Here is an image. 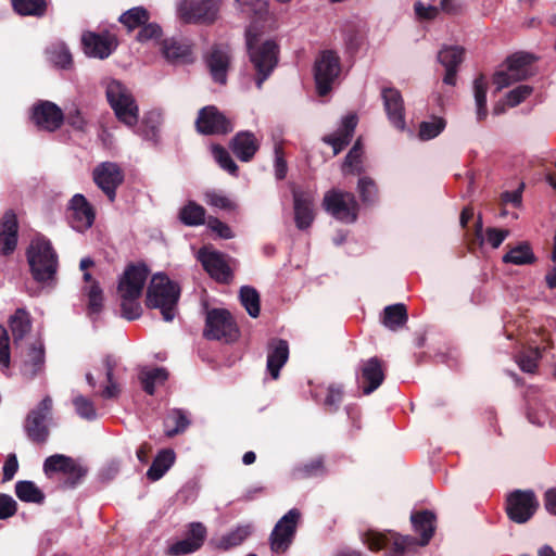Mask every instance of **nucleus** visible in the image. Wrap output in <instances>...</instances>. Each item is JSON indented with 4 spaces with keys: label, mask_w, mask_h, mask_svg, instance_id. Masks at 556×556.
Wrapping results in <instances>:
<instances>
[{
    "label": "nucleus",
    "mask_w": 556,
    "mask_h": 556,
    "mask_svg": "<svg viewBox=\"0 0 556 556\" xmlns=\"http://www.w3.org/2000/svg\"><path fill=\"white\" fill-rule=\"evenodd\" d=\"M236 2L243 13L254 20L248 27L245 37L250 60L256 71V86L261 89L263 83L274 71L278 60L277 45L274 41L258 42L257 23L265 21L268 14L267 2L264 0H236Z\"/></svg>",
    "instance_id": "obj_1"
},
{
    "label": "nucleus",
    "mask_w": 556,
    "mask_h": 556,
    "mask_svg": "<svg viewBox=\"0 0 556 556\" xmlns=\"http://www.w3.org/2000/svg\"><path fill=\"white\" fill-rule=\"evenodd\" d=\"M410 520L414 530L420 534L419 542L410 535H400L391 532L388 534L369 532L365 541L369 549L379 551L388 548L391 556H404L417 545H427L435 530V515L429 510H424L412 514Z\"/></svg>",
    "instance_id": "obj_2"
},
{
    "label": "nucleus",
    "mask_w": 556,
    "mask_h": 556,
    "mask_svg": "<svg viewBox=\"0 0 556 556\" xmlns=\"http://www.w3.org/2000/svg\"><path fill=\"white\" fill-rule=\"evenodd\" d=\"M149 270L144 265H130L119 279L117 292L121 299L122 315L128 320L141 316L139 298L142 294Z\"/></svg>",
    "instance_id": "obj_3"
},
{
    "label": "nucleus",
    "mask_w": 556,
    "mask_h": 556,
    "mask_svg": "<svg viewBox=\"0 0 556 556\" xmlns=\"http://www.w3.org/2000/svg\"><path fill=\"white\" fill-rule=\"evenodd\" d=\"M33 278L37 282L52 281L59 267V257L50 240L36 236L26 252Z\"/></svg>",
    "instance_id": "obj_4"
},
{
    "label": "nucleus",
    "mask_w": 556,
    "mask_h": 556,
    "mask_svg": "<svg viewBox=\"0 0 556 556\" xmlns=\"http://www.w3.org/2000/svg\"><path fill=\"white\" fill-rule=\"evenodd\" d=\"M180 288L164 274L153 275L147 290L146 304L149 308L160 309L165 321L174 320L177 314V303Z\"/></svg>",
    "instance_id": "obj_5"
},
{
    "label": "nucleus",
    "mask_w": 556,
    "mask_h": 556,
    "mask_svg": "<svg viewBox=\"0 0 556 556\" xmlns=\"http://www.w3.org/2000/svg\"><path fill=\"white\" fill-rule=\"evenodd\" d=\"M106 98L116 117L127 126L138 122L139 110L131 92L121 81L112 79L106 84Z\"/></svg>",
    "instance_id": "obj_6"
},
{
    "label": "nucleus",
    "mask_w": 556,
    "mask_h": 556,
    "mask_svg": "<svg viewBox=\"0 0 556 556\" xmlns=\"http://www.w3.org/2000/svg\"><path fill=\"white\" fill-rule=\"evenodd\" d=\"M533 56L529 53H515L507 58L505 68L497 71L493 76V83L497 90H502L514 83L527 79L532 75L530 65Z\"/></svg>",
    "instance_id": "obj_7"
},
{
    "label": "nucleus",
    "mask_w": 556,
    "mask_h": 556,
    "mask_svg": "<svg viewBox=\"0 0 556 556\" xmlns=\"http://www.w3.org/2000/svg\"><path fill=\"white\" fill-rule=\"evenodd\" d=\"M53 401L47 395L33 408L25 420L27 437L36 443H45L49 437V422L52 419Z\"/></svg>",
    "instance_id": "obj_8"
},
{
    "label": "nucleus",
    "mask_w": 556,
    "mask_h": 556,
    "mask_svg": "<svg viewBox=\"0 0 556 556\" xmlns=\"http://www.w3.org/2000/svg\"><path fill=\"white\" fill-rule=\"evenodd\" d=\"M340 72V58L334 51L325 50L318 55L314 65V77L319 96L324 97L330 92Z\"/></svg>",
    "instance_id": "obj_9"
},
{
    "label": "nucleus",
    "mask_w": 556,
    "mask_h": 556,
    "mask_svg": "<svg viewBox=\"0 0 556 556\" xmlns=\"http://www.w3.org/2000/svg\"><path fill=\"white\" fill-rule=\"evenodd\" d=\"M323 206L336 219L351 224L357 218L358 204L354 194L340 190L328 191L323 200Z\"/></svg>",
    "instance_id": "obj_10"
},
{
    "label": "nucleus",
    "mask_w": 556,
    "mask_h": 556,
    "mask_svg": "<svg viewBox=\"0 0 556 556\" xmlns=\"http://www.w3.org/2000/svg\"><path fill=\"white\" fill-rule=\"evenodd\" d=\"M218 11V0H181L177 14L185 23L211 24L217 18Z\"/></svg>",
    "instance_id": "obj_11"
},
{
    "label": "nucleus",
    "mask_w": 556,
    "mask_h": 556,
    "mask_svg": "<svg viewBox=\"0 0 556 556\" xmlns=\"http://www.w3.org/2000/svg\"><path fill=\"white\" fill-rule=\"evenodd\" d=\"M239 333L238 327L230 315L224 308H213L207 312L204 336L212 340L233 341Z\"/></svg>",
    "instance_id": "obj_12"
},
{
    "label": "nucleus",
    "mask_w": 556,
    "mask_h": 556,
    "mask_svg": "<svg viewBox=\"0 0 556 556\" xmlns=\"http://www.w3.org/2000/svg\"><path fill=\"white\" fill-rule=\"evenodd\" d=\"M300 517V510L292 508L278 520L269 538L270 549L274 553H285L290 547Z\"/></svg>",
    "instance_id": "obj_13"
},
{
    "label": "nucleus",
    "mask_w": 556,
    "mask_h": 556,
    "mask_svg": "<svg viewBox=\"0 0 556 556\" xmlns=\"http://www.w3.org/2000/svg\"><path fill=\"white\" fill-rule=\"evenodd\" d=\"M539 506L532 491L516 490L507 497L506 511L510 520L516 523L527 522Z\"/></svg>",
    "instance_id": "obj_14"
},
{
    "label": "nucleus",
    "mask_w": 556,
    "mask_h": 556,
    "mask_svg": "<svg viewBox=\"0 0 556 556\" xmlns=\"http://www.w3.org/2000/svg\"><path fill=\"white\" fill-rule=\"evenodd\" d=\"M43 469L46 473L62 472L65 476L63 483L67 488L76 486L87 472V470L73 458L62 454L48 457L45 460Z\"/></svg>",
    "instance_id": "obj_15"
},
{
    "label": "nucleus",
    "mask_w": 556,
    "mask_h": 556,
    "mask_svg": "<svg viewBox=\"0 0 556 556\" xmlns=\"http://www.w3.org/2000/svg\"><path fill=\"white\" fill-rule=\"evenodd\" d=\"M195 125L199 132L205 135L227 134L233 128L232 123L213 105L200 110Z\"/></svg>",
    "instance_id": "obj_16"
},
{
    "label": "nucleus",
    "mask_w": 556,
    "mask_h": 556,
    "mask_svg": "<svg viewBox=\"0 0 556 556\" xmlns=\"http://www.w3.org/2000/svg\"><path fill=\"white\" fill-rule=\"evenodd\" d=\"M31 119L39 129L55 131L63 124L64 114L55 103L40 101L33 108Z\"/></svg>",
    "instance_id": "obj_17"
},
{
    "label": "nucleus",
    "mask_w": 556,
    "mask_h": 556,
    "mask_svg": "<svg viewBox=\"0 0 556 556\" xmlns=\"http://www.w3.org/2000/svg\"><path fill=\"white\" fill-rule=\"evenodd\" d=\"M93 180L112 202L115 199L116 188L123 181V174L117 164L104 162L94 168Z\"/></svg>",
    "instance_id": "obj_18"
},
{
    "label": "nucleus",
    "mask_w": 556,
    "mask_h": 556,
    "mask_svg": "<svg viewBox=\"0 0 556 556\" xmlns=\"http://www.w3.org/2000/svg\"><path fill=\"white\" fill-rule=\"evenodd\" d=\"M70 223L76 231L84 232L94 222V211L83 194H75L68 206Z\"/></svg>",
    "instance_id": "obj_19"
},
{
    "label": "nucleus",
    "mask_w": 556,
    "mask_h": 556,
    "mask_svg": "<svg viewBox=\"0 0 556 556\" xmlns=\"http://www.w3.org/2000/svg\"><path fill=\"white\" fill-rule=\"evenodd\" d=\"M381 97L390 124L397 130H405V109L401 92L394 88H384Z\"/></svg>",
    "instance_id": "obj_20"
},
{
    "label": "nucleus",
    "mask_w": 556,
    "mask_h": 556,
    "mask_svg": "<svg viewBox=\"0 0 556 556\" xmlns=\"http://www.w3.org/2000/svg\"><path fill=\"white\" fill-rule=\"evenodd\" d=\"M199 260L207 274L215 280L220 282L230 280L231 271L224 254L204 248L199 251Z\"/></svg>",
    "instance_id": "obj_21"
},
{
    "label": "nucleus",
    "mask_w": 556,
    "mask_h": 556,
    "mask_svg": "<svg viewBox=\"0 0 556 556\" xmlns=\"http://www.w3.org/2000/svg\"><path fill=\"white\" fill-rule=\"evenodd\" d=\"M84 51L87 55L106 59L116 48L115 38L110 34L85 33L81 38Z\"/></svg>",
    "instance_id": "obj_22"
},
{
    "label": "nucleus",
    "mask_w": 556,
    "mask_h": 556,
    "mask_svg": "<svg viewBox=\"0 0 556 556\" xmlns=\"http://www.w3.org/2000/svg\"><path fill=\"white\" fill-rule=\"evenodd\" d=\"M315 194L312 191L293 190L294 220L299 229L308 228L314 218Z\"/></svg>",
    "instance_id": "obj_23"
},
{
    "label": "nucleus",
    "mask_w": 556,
    "mask_h": 556,
    "mask_svg": "<svg viewBox=\"0 0 556 556\" xmlns=\"http://www.w3.org/2000/svg\"><path fill=\"white\" fill-rule=\"evenodd\" d=\"M384 380L383 364L378 357H371L363 362L361 366L359 383L363 393L368 395L377 390Z\"/></svg>",
    "instance_id": "obj_24"
},
{
    "label": "nucleus",
    "mask_w": 556,
    "mask_h": 556,
    "mask_svg": "<svg viewBox=\"0 0 556 556\" xmlns=\"http://www.w3.org/2000/svg\"><path fill=\"white\" fill-rule=\"evenodd\" d=\"M464 50L458 46L443 47L438 53V61L445 67L443 84L455 86L457 68L463 61Z\"/></svg>",
    "instance_id": "obj_25"
},
{
    "label": "nucleus",
    "mask_w": 556,
    "mask_h": 556,
    "mask_svg": "<svg viewBox=\"0 0 556 556\" xmlns=\"http://www.w3.org/2000/svg\"><path fill=\"white\" fill-rule=\"evenodd\" d=\"M17 219L12 211L4 213L0 224V253H13L17 244Z\"/></svg>",
    "instance_id": "obj_26"
},
{
    "label": "nucleus",
    "mask_w": 556,
    "mask_h": 556,
    "mask_svg": "<svg viewBox=\"0 0 556 556\" xmlns=\"http://www.w3.org/2000/svg\"><path fill=\"white\" fill-rule=\"evenodd\" d=\"M229 50L226 47L213 48L207 56V66L215 83L226 84L227 71L229 67Z\"/></svg>",
    "instance_id": "obj_27"
},
{
    "label": "nucleus",
    "mask_w": 556,
    "mask_h": 556,
    "mask_svg": "<svg viewBox=\"0 0 556 556\" xmlns=\"http://www.w3.org/2000/svg\"><path fill=\"white\" fill-rule=\"evenodd\" d=\"M162 53L173 64H185L192 62L191 46L180 39L170 38L162 41Z\"/></svg>",
    "instance_id": "obj_28"
},
{
    "label": "nucleus",
    "mask_w": 556,
    "mask_h": 556,
    "mask_svg": "<svg viewBox=\"0 0 556 556\" xmlns=\"http://www.w3.org/2000/svg\"><path fill=\"white\" fill-rule=\"evenodd\" d=\"M289 357V346L287 341L275 339L268 345L267 370L273 379L279 377V371L287 363Z\"/></svg>",
    "instance_id": "obj_29"
},
{
    "label": "nucleus",
    "mask_w": 556,
    "mask_h": 556,
    "mask_svg": "<svg viewBox=\"0 0 556 556\" xmlns=\"http://www.w3.org/2000/svg\"><path fill=\"white\" fill-rule=\"evenodd\" d=\"M258 147L257 139L250 131L238 132L231 141L232 152L242 162L251 161Z\"/></svg>",
    "instance_id": "obj_30"
},
{
    "label": "nucleus",
    "mask_w": 556,
    "mask_h": 556,
    "mask_svg": "<svg viewBox=\"0 0 556 556\" xmlns=\"http://www.w3.org/2000/svg\"><path fill=\"white\" fill-rule=\"evenodd\" d=\"M357 125V117L355 114H349L343 117L342 125L339 130L325 138V141L332 146L333 153L338 154L352 139L354 129Z\"/></svg>",
    "instance_id": "obj_31"
},
{
    "label": "nucleus",
    "mask_w": 556,
    "mask_h": 556,
    "mask_svg": "<svg viewBox=\"0 0 556 556\" xmlns=\"http://www.w3.org/2000/svg\"><path fill=\"white\" fill-rule=\"evenodd\" d=\"M45 366V350L40 341L33 344L26 354V358L22 365V374L28 379H33L43 370Z\"/></svg>",
    "instance_id": "obj_32"
},
{
    "label": "nucleus",
    "mask_w": 556,
    "mask_h": 556,
    "mask_svg": "<svg viewBox=\"0 0 556 556\" xmlns=\"http://www.w3.org/2000/svg\"><path fill=\"white\" fill-rule=\"evenodd\" d=\"M175 463V453L170 448L162 450L155 456L152 465L147 471L151 481L160 480Z\"/></svg>",
    "instance_id": "obj_33"
},
{
    "label": "nucleus",
    "mask_w": 556,
    "mask_h": 556,
    "mask_svg": "<svg viewBox=\"0 0 556 556\" xmlns=\"http://www.w3.org/2000/svg\"><path fill=\"white\" fill-rule=\"evenodd\" d=\"M168 378V372L162 367H143L139 372V380L143 390L152 395L154 394L155 387L163 384Z\"/></svg>",
    "instance_id": "obj_34"
},
{
    "label": "nucleus",
    "mask_w": 556,
    "mask_h": 556,
    "mask_svg": "<svg viewBox=\"0 0 556 556\" xmlns=\"http://www.w3.org/2000/svg\"><path fill=\"white\" fill-rule=\"evenodd\" d=\"M407 321L406 307L402 303L389 305L383 309L382 324L390 330L396 331Z\"/></svg>",
    "instance_id": "obj_35"
},
{
    "label": "nucleus",
    "mask_w": 556,
    "mask_h": 556,
    "mask_svg": "<svg viewBox=\"0 0 556 556\" xmlns=\"http://www.w3.org/2000/svg\"><path fill=\"white\" fill-rule=\"evenodd\" d=\"M10 328L14 343L17 344L31 329V320L28 312L23 308H18L10 318Z\"/></svg>",
    "instance_id": "obj_36"
},
{
    "label": "nucleus",
    "mask_w": 556,
    "mask_h": 556,
    "mask_svg": "<svg viewBox=\"0 0 556 556\" xmlns=\"http://www.w3.org/2000/svg\"><path fill=\"white\" fill-rule=\"evenodd\" d=\"M251 533L252 526H238L236 529L226 533L218 540L217 547L224 551L236 547L240 545L244 540H247Z\"/></svg>",
    "instance_id": "obj_37"
},
{
    "label": "nucleus",
    "mask_w": 556,
    "mask_h": 556,
    "mask_svg": "<svg viewBox=\"0 0 556 556\" xmlns=\"http://www.w3.org/2000/svg\"><path fill=\"white\" fill-rule=\"evenodd\" d=\"M188 426L189 419L181 409H172L164 420V429L167 437H174L184 432Z\"/></svg>",
    "instance_id": "obj_38"
},
{
    "label": "nucleus",
    "mask_w": 556,
    "mask_h": 556,
    "mask_svg": "<svg viewBox=\"0 0 556 556\" xmlns=\"http://www.w3.org/2000/svg\"><path fill=\"white\" fill-rule=\"evenodd\" d=\"M504 263H510L514 265H527L534 262V254L530 245L526 242L519 243L503 256Z\"/></svg>",
    "instance_id": "obj_39"
},
{
    "label": "nucleus",
    "mask_w": 556,
    "mask_h": 556,
    "mask_svg": "<svg viewBox=\"0 0 556 556\" xmlns=\"http://www.w3.org/2000/svg\"><path fill=\"white\" fill-rule=\"evenodd\" d=\"M15 493L23 502L41 504L45 501V494L33 481H18L15 484Z\"/></svg>",
    "instance_id": "obj_40"
},
{
    "label": "nucleus",
    "mask_w": 556,
    "mask_h": 556,
    "mask_svg": "<svg viewBox=\"0 0 556 556\" xmlns=\"http://www.w3.org/2000/svg\"><path fill=\"white\" fill-rule=\"evenodd\" d=\"M486 90L488 81L483 76H479L473 81V97L477 106V119L483 121L488 115L486 110Z\"/></svg>",
    "instance_id": "obj_41"
},
{
    "label": "nucleus",
    "mask_w": 556,
    "mask_h": 556,
    "mask_svg": "<svg viewBox=\"0 0 556 556\" xmlns=\"http://www.w3.org/2000/svg\"><path fill=\"white\" fill-rule=\"evenodd\" d=\"M179 218L187 226H199L205 220V210L203 206L190 201L180 210Z\"/></svg>",
    "instance_id": "obj_42"
},
{
    "label": "nucleus",
    "mask_w": 556,
    "mask_h": 556,
    "mask_svg": "<svg viewBox=\"0 0 556 556\" xmlns=\"http://www.w3.org/2000/svg\"><path fill=\"white\" fill-rule=\"evenodd\" d=\"M149 20L150 14L143 7L131 8L119 16V22L125 25L128 30L144 25Z\"/></svg>",
    "instance_id": "obj_43"
},
{
    "label": "nucleus",
    "mask_w": 556,
    "mask_h": 556,
    "mask_svg": "<svg viewBox=\"0 0 556 556\" xmlns=\"http://www.w3.org/2000/svg\"><path fill=\"white\" fill-rule=\"evenodd\" d=\"M14 11L20 15L42 16L47 9L45 0H12Z\"/></svg>",
    "instance_id": "obj_44"
},
{
    "label": "nucleus",
    "mask_w": 556,
    "mask_h": 556,
    "mask_svg": "<svg viewBox=\"0 0 556 556\" xmlns=\"http://www.w3.org/2000/svg\"><path fill=\"white\" fill-rule=\"evenodd\" d=\"M446 122L444 118L434 116L430 121L420 123L418 137L422 141L431 140L438 137L444 130Z\"/></svg>",
    "instance_id": "obj_45"
},
{
    "label": "nucleus",
    "mask_w": 556,
    "mask_h": 556,
    "mask_svg": "<svg viewBox=\"0 0 556 556\" xmlns=\"http://www.w3.org/2000/svg\"><path fill=\"white\" fill-rule=\"evenodd\" d=\"M240 301L242 306L245 308L248 314L255 318L260 315V294L258 292L249 286H244L240 289Z\"/></svg>",
    "instance_id": "obj_46"
},
{
    "label": "nucleus",
    "mask_w": 556,
    "mask_h": 556,
    "mask_svg": "<svg viewBox=\"0 0 556 556\" xmlns=\"http://www.w3.org/2000/svg\"><path fill=\"white\" fill-rule=\"evenodd\" d=\"M357 191L364 204H374L378 200V187L370 177L364 176L358 179Z\"/></svg>",
    "instance_id": "obj_47"
},
{
    "label": "nucleus",
    "mask_w": 556,
    "mask_h": 556,
    "mask_svg": "<svg viewBox=\"0 0 556 556\" xmlns=\"http://www.w3.org/2000/svg\"><path fill=\"white\" fill-rule=\"evenodd\" d=\"M103 364L105 367V375L109 384L102 391L101 396L106 400L114 399L119 393L118 384L113 379L114 368L116 367L117 363L113 356H106L103 361Z\"/></svg>",
    "instance_id": "obj_48"
},
{
    "label": "nucleus",
    "mask_w": 556,
    "mask_h": 556,
    "mask_svg": "<svg viewBox=\"0 0 556 556\" xmlns=\"http://www.w3.org/2000/svg\"><path fill=\"white\" fill-rule=\"evenodd\" d=\"M362 154H363V150L361 147V142H359V140H357L345 157V161L343 164V170L345 173H351V174H357V175L362 174L364 170L363 165H362V160H361Z\"/></svg>",
    "instance_id": "obj_49"
},
{
    "label": "nucleus",
    "mask_w": 556,
    "mask_h": 556,
    "mask_svg": "<svg viewBox=\"0 0 556 556\" xmlns=\"http://www.w3.org/2000/svg\"><path fill=\"white\" fill-rule=\"evenodd\" d=\"M541 358L539 348H529L522 351L517 357V363L522 371L534 372L538 367V362Z\"/></svg>",
    "instance_id": "obj_50"
},
{
    "label": "nucleus",
    "mask_w": 556,
    "mask_h": 556,
    "mask_svg": "<svg viewBox=\"0 0 556 556\" xmlns=\"http://www.w3.org/2000/svg\"><path fill=\"white\" fill-rule=\"evenodd\" d=\"M162 28L156 23H146L137 34V40L141 43H159L162 38Z\"/></svg>",
    "instance_id": "obj_51"
},
{
    "label": "nucleus",
    "mask_w": 556,
    "mask_h": 556,
    "mask_svg": "<svg viewBox=\"0 0 556 556\" xmlns=\"http://www.w3.org/2000/svg\"><path fill=\"white\" fill-rule=\"evenodd\" d=\"M50 61L61 68H67L72 64V54L65 45L59 43L53 46L49 51Z\"/></svg>",
    "instance_id": "obj_52"
},
{
    "label": "nucleus",
    "mask_w": 556,
    "mask_h": 556,
    "mask_svg": "<svg viewBox=\"0 0 556 556\" xmlns=\"http://www.w3.org/2000/svg\"><path fill=\"white\" fill-rule=\"evenodd\" d=\"M73 405L76 413L84 419L93 420L97 418V412L93 402L84 395H76L73 399Z\"/></svg>",
    "instance_id": "obj_53"
},
{
    "label": "nucleus",
    "mask_w": 556,
    "mask_h": 556,
    "mask_svg": "<svg viewBox=\"0 0 556 556\" xmlns=\"http://www.w3.org/2000/svg\"><path fill=\"white\" fill-rule=\"evenodd\" d=\"M212 153L216 162L220 165L222 168L229 172L230 174H236L238 170L237 164L233 162L228 151L220 146H213Z\"/></svg>",
    "instance_id": "obj_54"
},
{
    "label": "nucleus",
    "mask_w": 556,
    "mask_h": 556,
    "mask_svg": "<svg viewBox=\"0 0 556 556\" xmlns=\"http://www.w3.org/2000/svg\"><path fill=\"white\" fill-rule=\"evenodd\" d=\"M88 309L90 314H98L102 308L103 294L102 290L94 281L88 289Z\"/></svg>",
    "instance_id": "obj_55"
},
{
    "label": "nucleus",
    "mask_w": 556,
    "mask_h": 556,
    "mask_svg": "<svg viewBox=\"0 0 556 556\" xmlns=\"http://www.w3.org/2000/svg\"><path fill=\"white\" fill-rule=\"evenodd\" d=\"M324 472L323 458L318 457L295 469L298 478H309Z\"/></svg>",
    "instance_id": "obj_56"
},
{
    "label": "nucleus",
    "mask_w": 556,
    "mask_h": 556,
    "mask_svg": "<svg viewBox=\"0 0 556 556\" xmlns=\"http://www.w3.org/2000/svg\"><path fill=\"white\" fill-rule=\"evenodd\" d=\"M204 200L208 205L220 210L230 211L236 207L231 200H229L226 195L215 191L206 192L204 195Z\"/></svg>",
    "instance_id": "obj_57"
},
{
    "label": "nucleus",
    "mask_w": 556,
    "mask_h": 556,
    "mask_svg": "<svg viewBox=\"0 0 556 556\" xmlns=\"http://www.w3.org/2000/svg\"><path fill=\"white\" fill-rule=\"evenodd\" d=\"M531 92L532 88L530 86L520 85L506 94L507 104L511 108L517 106L523 100H526L531 94Z\"/></svg>",
    "instance_id": "obj_58"
},
{
    "label": "nucleus",
    "mask_w": 556,
    "mask_h": 556,
    "mask_svg": "<svg viewBox=\"0 0 556 556\" xmlns=\"http://www.w3.org/2000/svg\"><path fill=\"white\" fill-rule=\"evenodd\" d=\"M199 549V544H193L190 540L185 539L181 541H178L174 544H172L168 549L167 554L169 556H182L191 554Z\"/></svg>",
    "instance_id": "obj_59"
},
{
    "label": "nucleus",
    "mask_w": 556,
    "mask_h": 556,
    "mask_svg": "<svg viewBox=\"0 0 556 556\" xmlns=\"http://www.w3.org/2000/svg\"><path fill=\"white\" fill-rule=\"evenodd\" d=\"M0 366L3 368L10 366L9 334L2 325H0Z\"/></svg>",
    "instance_id": "obj_60"
},
{
    "label": "nucleus",
    "mask_w": 556,
    "mask_h": 556,
    "mask_svg": "<svg viewBox=\"0 0 556 556\" xmlns=\"http://www.w3.org/2000/svg\"><path fill=\"white\" fill-rule=\"evenodd\" d=\"M414 11L419 20L431 21L438 16L440 9L437 5H426L421 1H416L414 4Z\"/></svg>",
    "instance_id": "obj_61"
},
{
    "label": "nucleus",
    "mask_w": 556,
    "mask_h": 556,
    "mask_svg": "<svg viewBox=\"0 0 556 556\" xmlns=\"http://www.w3.org/2000/svg\"><path fill=\"white\" fill-rule=\"evenodd\" d=\"M206 538V528L201 522H192L189 527V536L187 538L193 544H199V548L203 545Z\"/></svg>",
    "instance_id": "obj_62"
},
{
    "label": "nucleus",
    "mask_w": 556,
    "mask_h": 556,
    "mask_svg": "<svg viewBox=\"0 0 556 556\" xmlns=\"http://www.w3.org/2000/svg\"><path fill=\"white\" fill-rule=\"evenodd\" d=\"M16 513V502L9 495L0 494V519H8Z\"/></svg>",
    "instance_id": "obj_63"
},
{
    "label": "nucleus",
    "mask_w": 556,
    "mask_h": 556,
    "mask_svg": "<svg viewBox=\"0 0 556 556\" xmlns=\"http://www.w3.org/2000/svg\"><path fill=\"white\" fill-rule=\"evenodd\" d=\"M508 235V230L488 228L486 241L492 245V248L496 249L503 243V241L507 238Z\"/></svg>",
    "instance_id": "obj_64"
}]
</instances>
